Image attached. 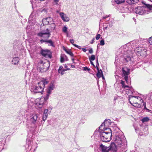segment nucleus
<instances>
[{
    "instance_id": "1",
    "label": "nucleus",
    "mask_w": 152,
    "mask_h": 152,
    "mask_svg": "<svg viewBox=\"0 0 152 152\" xmlns=\"http://www.w3.org/2000/svg\"><path fill=\"white\" fill-rule=\"evenodd\" d=\"M105 132L102 131L99 134L101 140L104 142L110 141L112 136V131L110 129H106Z\"/></svg>"
},
{
    "instance_id": "2",
    "label": "nucleus",
    "mask_w": 152,
    "mask_h": 152,
    "mask_svg": "<svg viewBox=\"0 0 152 152\" xmlns=\"http://www.w3.org/2000/svg\"><path fill=\"white\" fill-rule=\"evenodd\" d=\"M148 7H145L142 6H138L135 9V13L140 15H143L145 14H148L149 13L151 12V9L149 5H147Z\"/></svg>"
},
{
    "instance_id": "3",
    "label": "nucleus",
    "mask_w": 152,
    "mask_h": 152,
    "mask_svg": "<svg viewBox=\"0 0 152 152\" xmlns=\"http://www.w3.org/2000/svg\"><path fill=\"white\" fill-rule=\"evenodd\" d=\"M38 116V114H33L30 116L29 122L31 127L35 128L37 127L38 122L39 121Z\"/></svg>"
},
{
    "instance_id": "4",
    "label": "nucleus",
    "mask_w": 152,
    "mask_h": 152,
    "mask_svg": "<svg viewBox=\"0 0 152 152\" xmlns=\"http://www.w3.org/2000/svg\"><path fill=\"white\" fill-rule=\"evenodd\" d=\"M142 100L141 98L139 96H133L132 95H129V102L131 104H134L133 105L135 107H139V104H137L138 100Z\"/></svg>"
},
{
    "instance_id": "5",
    "label": "nucleus",
    "mask_w": 152,
    "mask_h": 152,
    "mask_svg": "<svg viewBox=\"0 0 152 152\" xmlns=\"http://www.w3.org/2000/svg\"><path fill=\"white\" fill-rule=\"evenodd\" d=\"M44 88L40 84L39 82L36 85H33L31 86V91L32 92L34 93H41L43 91Z\"/></svg>"
},
{
    "instance_id": "6",
    "label": "nucleus",
    "mask_w": 152,
    "mask_h": 152,
    "mask_svg": "<svg viewBox=\"0 0 152 152\" xmlns=\"http://www.w3.org/2000/svg\"><path fill=\"white\" fill-rule=\"evenodd\" d=\"M37 35L38 37L48 39L50 37V34L49 31V28H47L46 31H42L41 32L38 33Z\"/></svg>"
},
{
    "instance_id": "7",
    "label": "nucleus",
    "mask_w": 152,
    "mask_h": 152,
    "mask_svg": "<svg viewBox=\"0 0 152 152\" xmlns=\"http://www.w3.org/2000/svg\"><path fill=\"white\" fill-rule=\"evenodd\" d=\"M107 122H108V123H109L108 120H105L104 121V122L102 123L101 125L99 126L98 132L96 131L95 132V133L96 132H99V134L100 133H101V132L102 131H104V132H105V129H110V128H107L106 127L107 125ZM108 124H109V123Z\"/></svg>"
},
{
    "instance_id": "8",
    "label": "nucleus",
    "mask_w": 152,
    "mask_h": 152,
    "mask_svg": "<svg viewBox=\"0 0 152 152\" xmlns=\"http://www.w3.org/2000/svg\"><path fill=\"white\" fill-rule=\"evenodd\" d=\"M53 22V19L50 17H48L43 18L42 20V23L41 24L42 25L43 24V26L44 25H48L52 23Z\"/></svg>"
},
{
    "instance_id": "9",
    "label": "nucleus",
    "mask_w": 152,
    "mask_h": 152,
    "mask_svg": "<svg viewBox=\"0 0 152 152\" xmlns=\"http://www.w3.org/2000/svg\"><path fill=\"white\" fill-rule=\"evenodd\" d=\"M41 54L44 56L48 58H51V55L50 52L48 50H43L42 49L41 51Z\"/></svg>"
},
{
    "instance_id": "10",
    "label": "nucleus",
    "mask_w": 152,
    "mask_h": 152,
    "mask_svg": "<svg viewBox=\"0 0 152 152\" xmlns=\"http://www.w3.org/2000/svg\"><path fill=\"white\" fill-rule=\"evenodd\" d=\"M122 71L123 73V76H124V78L126 81L128 80V75L129 73V69L126 67H124L122 68Z\"/></svg>"
},
{
    "instance_id": "11",
    "label": "nucleus",
    "mask_w": 152,
    "mask_h": 152,
    "mask_svg": "<svg viewBox=\"0 0 152 152\" xmlns=\"http://www.w3.org/2000/svg\"><path fill=\"white\" fill-rule=\"evenodd\" d=\"M60 16L64 22H68L69 20V18L66 14H64L63 12H61L60 13Z\"/></svg>"
},
{
    "instance_id": "12",
    "label": "nucleus",
    "mask_w": 152,
    "mask_h": 152,
    "mask_svg": "<svg viewBox=\"0 0 152 152\" xmlns=\"http://www.w3.org/2000/svg\"><path fill=\"white\" fill-rule=\"evenodd\" d=\"M116 144V145H117L118 146H119V147H121V145L122 144V141L121 139V138L118 136H116L114 140V142Z\"/></svg>"
},
{
    "instance_id": "13",
    "label": "nucleus",
    "mask_w": 152,
    "mask_h": 152,
    "mask_svg": "<svg viewBox=\"0 0 152 152\" xmlns=\"http://www.w3.org/2000/svg\"><path fill=\"white\" fill-rule=\"evenodd\" d=\"M37 101L38 102L36 103V105L39 108L42 107L44 104V99H37Z\"/></svg>"
},
{
    "instance_id": "14",
    "label": "nucleus",
    "mask_w": 152,
    "mask_h": 152,
    "mask_svg": "<svg viewBox=\"0 0 152 152\" xmlns=\"http://www.w3.org/2000/svg\"><path fill=\"white\" fill-rule=\"evenodd\" d=\"M109 147L110 150H111L113 151H116V148L118 147H119L114 142H112L110 145Z\"/></svg>"
},
{
    "instance_id": "15",
    "label": "nucleus",
    "mask_w": 152,
    "mask_h": 152,
    "mask_svg": "<svg viewBox=\"0 0 152 152\" xmlns=\"http://www.w3.org/2000/svg\"><path fill=\"white\" fill-rule=\"evenodd\" d=\"M101 150L102 152H108L110 150L109 147L101 144L100 146Z\"/></svg>"
},
{
    "instance_id": "16",
    "label": "nucleus",
    "mask_w": 152,
    "mask_h": 152,
    "mask_svg": "<svg viewBox=\"0 0 152 152\" xmlns=\"http://www.w3.org/2000/svg\"><path fill=\"white\" fill-rule=\"evenodd\" d=\"M49 25H50V26L49 27V31L50 33L54 31L55 29L56 26L54 22L52 23Z\"/></svg>"
},
{
    "instance_id": "17",
    "label": "nucleus",
    "mask_w": 152,
    "mask_h": 152,
    "mask_svg": "<svg viewBox=\"0 0 152 152\" xmlns=\"http://www.w3.org/2000/svg\"><path fill=\"white\" fill-rule=\"evenodd\" d=\"M147 51V50L146 49H145L144 48H142V50L139 54L141 56L145 57L147 55L146 53Z\"/></svg>"
},
{
    "instance_id": "18",
    "label": "nucleus",
    "mask_w": 152,
    "mask_h": 152,
    "mask_svg": "<svg viewBox=\"0 0 152 152\" xmlns=\"http://www.w3.org/2000/svg\"><path fill=\"white\" fill-rule=\"evenodd\" d=\"M48 81H47L46 79L44 80H42V81L39 82V84L41 85L43 88L45 87V85H47L48 83Z\"/></svg>"
},
{
    "instance_id": "19",
    "label": "nucleus",
    "mask_w": 152,
    "mask_h": 152,
    "mask_svg": "<svg viewBox=\"0 0 152 152\" xmlns=\"http://www.w3.org/2000/svg\"><path fill=\"white\" fill-rule=\"evenodd\" d=\"M55 86L54 85L52 84L50 86H48L47 91V92H48L51 94L52 90H53Z\"/></svg>"
},
{
    "instance_id": "20",
    "label": "nucleus",
    "mask_w": 152,
    "mask_h": 152,
    "mask_svg": "<svg viewBox=\"0 0 152 152\" xmlns=\"http://www.w3.org/2000/svg\"><path fill=\"white\" fill-rule=\"evenodd\" d=\"M124 81L121 80V84L122 85V88L120 89V92H121L122 89H126L127 88H128L129 86H127L125 85Z\"/></svg>"
},
{
    "instance_id": "21",
    "label": "nucleus",
    "mask_w": 152,
    "mask_h": 152,
    "mask_svg": "<svg viewBox=\"0 0 152 152\" xmlns=\"http://www.w3.org/2000/svg\"><path fill=\"white\" fill-rule=\"evenodd\" d=\"M68 60V58L65 55H62L61 56L60 61L61 63H63L64 61H67Z\"/></svg>"
},
{
    "instance_id": "22",
    "label": "nucleus",
    "mask_w": 152,
    "mask_h": 152,
    "mask_svg": "<svg viewBox=\"0 0 152 152\" xmlns=\"http://www.w3.org/2000/svg\"><path fill=\"white\" fill-rule=\"evenodd\" d=\"M19 61V59L18 57L14 58L12 61V63L14 65H16Z\"/></svg>"
},
{
    "instance_id": "23",
    "label": "nucleus",
    "mask_w": 152,
    "mask_h": 152,
    "mask_svg": "<svg viewBox=\"0 0 152 152\" xmlns=\"http://www.w3.org/2000/svg\"><path fill=\"white\" fill-rule=\"evenodd\" d=\"M126 2L129 4H134L137 3L138 1V0H126Z\"/></svg>"
},
{
    "instance_id": "24",
    "label": "nucleus",
    "mask_w": 152,
    "mask_h": 152,
    "mask_svg": "<svg viewBox=\"0 0 152 152\" xmlns=\"http://www.w3.org/2000/svg\"><path fill=\"white\" fill-rule=\"evenodd\" d=\"M98 72L96 74V76L98 78H100L102 76H103V73L101 69H98Z\"/></svg>"
},
{
    "instance_id": "25",
    "label": "nucleus",
    "mask_w": 152,
    "mask_h": 152,
    "mask_svg": "<svg viewBox=\"0 0 152 152\" xmlns=\"http://www.w3.org/2000/svg\"><path fill=\"white\" fill-rule=\"evenodd\" d=\"M46 43H49V45L52 46L53 47H54L53 42L50 39L47 40V41H46Z\"/></svg>"
},
{
    "instance_id": "26",
    "label": "nucleus",
    "mask_w": 152,
    "mask_h": 152,
    "mask_svg": "<svg viewBox=\"0 0 152 152\" xmlns=\"http://www.w3.org/2000/svg\"><path fill=\"white\" fill-rule=\"evenodd\" d=\"M126 93L128 95L129 97V95H131V94H132L133 92L132 91L129 89H126Z\"/></svg>"
},
{
    "instance_id": "27",
    "label": "nucleus",
    "mask_w": 152,
    "mask_h": 152,
    "mask_svg": "<svg viewBox=\"0 0 152 152\" xmlns=\"http://www.w3.org/2000/svg\"><path fill=\"white\" fill-rule=\"evenodd\" d=\"M67 28L65 26H64L62 28V31L63 32L66 33L67 34V36H68V34L67 32Z\"/></svg>"
},
{
    "instance_id": "28",
    "label": "nucleus",
    "mask_w": 152,
    "mask_h": 152,
    "mask_svg": "<svg viewBox=\"0 0 152 152\" xmlns=\"http://www.w3.org/2000/svg\"><path fill=\"white\" fill-rule=\"evenodd\" d=\"M125 0H114V1L118 4H120L124 3Z\"/></svg>"
},
{
    "instance_id": "29",
    "label": "nucleus",
    "mask_w": 152,
    "mask_h": 152,
    "mask_svg": "<svg viewBox=\"0 0 152 152\" xmlns=\"http://www.w3.org/2000/svg\"><path fill=\"white\" fill-rule=\"evenodd\" d=\"M142 47H137L136 48V49L135 50L139 54L142 50Z\"/></svg>"
},
{
    "instance_id": "30",
    "label": "nucleus",
    "mask_w": 152,
    "mask_h": 152,
    "mask_svg": "<svg viewBox=\"0 0 152 152\" xmlns=\"http://www.w3.org/2000/svg\"><path fill=\"white\" fill-rule=\"evenodd\" d=\"M46 65H47V66H46V67L44 68V69H45V70H47L48 69V68L49 66L50 65H49V63H48V62H46V63H44L43 64V66H45Z\"/></svg>"
},
{
    "instance_id": "31",
    "label": "nucleus",
    "mask_w": 152,
    "mask_h": 152,
    "mask_svg": "<svg viewBox=\"0 0 152 152\" xmlns=\"http://www.w3.org/2000/svg\"><path fill=\"white\" fill-rule=\"evenodd\" d=\"M142 3L145 5V7H148V6H147V5H149V8H150V9H151V11H152V5H149V4H146L145 2V1H142Z\"/></svg>"
},
{
    "instance_id": "32",
    "label": "nucleus",
    "mask_w": 152,
    "mask_h": 152,
    "mask_svg": "<svg viewBox=\"0 0 152 152\" xmlns=\"http://www.w3.org/2000/svg\"><path fill=\"white\" fill-rule=\"evenodd\" d=\"M149 120L148 118L145 117L143 118L141 120V121L142 122H145L148 121Z\"/></svg>"
},
{
    "instance_id": "33",
    "label": "nucleus",
    "mask_w": 152,
    "mask_h": 152,
    "mask_svg": "<svg viewBox=\"0 0 152 152\" xmlns=\"http://www.w3.org/2000/svg\"><path fill=\"white\" fill-rule=\"evenodd\" d=\"M51 94L50 93H49L48 92H47V94H46V96L44 97V99H43L46 101H47L48 99V98H49V96L50 95V94Z\"/></svg>"
},
{
    "instance_id": "34",
    "label": "nucleus",
    "mask_w": 152,
    "mask_h": 152,
    "mask_svg": "<svg viewBox=\"0 0 152 152\" xmlns=\"http://www.w3.org/2000/svg\"><path fill=\"white\" fill-rule=\"evenodd\" d=\"M114 23V20H113L109 23V26L110 27H111L113 25Z\"/></svg>"
},
{
    "instance_id": "35",
    "label": "nucleus",
    "mask_w": 152,
    "mask_h": 152,
    "mask_svg": "<svg viewBox=\"0 0 152 152\" xmlns=\"http://www.w3.org/2000/svg\"><path fill=\"white\" fill-rule=\"evenodd\" d=\"M95 56L94 55H92L91 56V57L89 58V60L90 61H92L94 60L95 59Z\"/></svg>"
},
{
    "instance_id": "36",
    "label": "nucleus",
    "mask_w": 152,
    "mask_h": 152,
    "mask_svg": "<svg viewBox=\"0 0 152 152\" xmlns=\"http://www.w3.org/2000/svg\"><path fill=\"white\" fill-rule=\"evenodd\" d=\"M48 110L47 109H45L44 112V114L43 115H48ZM50 112V111H49L48 113H49Z\"/></svg>"
},
{
    "instance_id": "37",
    "label": "nucleus",
    "mask_w": 152,
    "mask_h": 152,
    "mask_svg": "<svg viewBox=\"0 0 152 152\" xmlns=\"http://www.w3.org/2000/svg\"><path fill=\"white\" fill-rule=\"evenodd\" d=\"M40 11L42 12H44L45 13H47L48 12L47 9L46 8H44L41 10Z\"/></svg>"
},
{
    "instance_id": "38",
    "label": "nucleus",
    "mask_w": 152,
    "mask_h": 152,
    "mask_svg": "<svg viewBox=\"0 0 152 152\" xmlns=\"http://www.w3.org/2000/svg\"><path fill=\"white\" fill-rule=\"evenodd\" d=\"M48 115H43L42 117V120L45 121L47 118Z\"/></svg>"
},
{
    "instance_id": "39",
    "label": "nucleus",
    "mask_w": 152,
    "mask_h": 152,
    "mask_svg": "<svg viewBox=\"0 0 152 152\" xmlns=\"http://www.w3.org/2000/svg\"><path fill=\"white\" fill-rule=\"evenodd\" d=\"M90 70V68H88L87 67H83V71H89Z\"/></svg>"
},
{
    "instance_id": "40",
    "label": "nucleus",
    "mask_w": 152,
    "mask_h": 152,
    "mask_svg": "<svg viewBox=\"0 0 152 152\" xmlns=\"http://www.w3.org/2000/svg\"><path fill=\"white\" fill-rule=\"evenodd\" d=\"M67 53L69 54L71 56H74L73 53L69 50H68V52H67Z\"/></svg>"
},
{
    "instance_id": "41",
    "label": "nucleus",
    "mask_w": 152,
    "mask_h": 152,
    "mask_svg": "<svg viewBox=\"0 0 152 152\" xmlns=\"http://www.w3.org/2000/svg\"><path fill=\"white\" fill-rule=\"evenodd\" d=\"M100 45H101L103 46L104 45V39H102L100 42Z\"/></svg>"
},
{
    "instance_id": "42",
    "label": "nucleus",
    "mask_w": 152,
    "mask_h": 152,
    "mask_svg": "<svg viewBox=\"0 0 152 152\" xmlns=\"http://www.w3.org/2000/svg\"><path fill=\"white\" fill-rule=\"evenodd\" d=\"M63 68V66H59V69H58V73H61V72Z\"/></svg>"
},
{
    "instance_id": "43",
    "label": "nucleus",
    "mask_w": 152,
    "mask_h": 152,
    "mask_svg": "<svg viewBox=\"0 0 152 152\" xmlns=\"http://www.w3.org/2000/svg\"><path fill=\"white\" fill-rule=\"evenodd\" d=\"M53 2L55 4H58L59 0H53Z\"/></svg>"
},
{
    "instance_id": "44",
    "label": "nucleus",
    "mask_w": 152,
    "mask_h": 152,
    "mask_svg": "<svg viewBox=\"0 0 152 152\" xmlns=\"http://www.w3.org/2000/svg\"><path fill=\"white\" fill-rule=\"evenodd\" d=\"M149 42L150 44L151 45H152V37L149 38Z\"/></svg>"
},
{
    "instance_id": "45",
    "label": "nucleus",
    "mask_w": 152,
    "mask_h": 152,
    "mask_svg": "<svg viewBox=\"0 0 152 152\" xmlns=\"http://www.w3.org/2000/svg\"><path fill=\"white\" fill-rule=\"evenodd\" d=\"M100 36H101V35H100V34H97L96 35V40H98V39H99V38H100Z\"/></svg>"
},
{
    "instance_id": "46",
    "label": "nucleus",
    "mask_w": 152,
    "mask_h": 152,
    "mask_svg": "<svg viewBox=\"0 0 152 152\" xmlns=\"http://www.w3.org/2000/svg\"><path fill=\"white\" fill-rule=\"evenodd\" d=\"M30 2H31L32 7H33L35 4V2L34 1H33V0H31Z\"/></svg>"
},
{
    "instance_id": "47",
    "label": "nucleus",
    "mask_w": 152,
    "mask_h": 152,
    "mask_svg": "<svg viewBox=\"0 0 152 152\" xmlns=\"http://www.w3.org/2000/svg\"><path fill=\"white\" fill-rule=\"evenodd\" d=\"M73 45L74 46H75V47L78 48H79V49H81L82 48H81V47L80 46H78L76 44H74Z\"/></svg>"
},
{
    "instance_id": "48",
    "label": "nucleus",
    "mask_w": 152,
    "mask_h": 152,
    "mask_svg": "<svg viewBox=\"0 0 152 152\" xmlns=\"http://www.w3.org/2000/svg\"><path fill=\"white\" fill-rule=\"evenodd\" d=\"M70 42L73 45L75 44H74V40L73 39H70L69 40Z\"/></svg>"
},
{
    "instance_id": "49",
    "label": "nucleus",
    "mask_w": 152,
    "mask_h": 152,
    "mask_svg": "<svg viewBox=\"0 0 152 152\" xmlns=\"http://www.w3.org/2000/svg\"><path fill=\"white\" fill-rule=\"evenodd\" d=\"M89 52L90 53H93V50L92 48H90L89 50Z\"/></svg>"
},
{
    "instance_id": "50",
    "label": "nucleus",
    "mask_w": 152,
    "mask_h": 152,
    "mask_svg": "<svg viewBox=\"0 0 152 152\" xmlns=\"http://www.w3.org/2000/svg\"><path fill=\"white\" fill-rule=\"evenodd\" d=\"M47 41V40H44L43 39H41L40 40V42L41 43H43L44 42H45L46 43V41Z\"/></svg>"
},
{
    "instance_id": "51",
    "label": "nucleus",
    "mask_w": 152,
    "mask_h": 152,
    "mask_svg": "<svg viewBox=\"0 0 152 152\" xmlns=\"http://www.w3.org/2000/svg\"><path fill=\"white\" fill-rule=\"evenodd\" d=\"M99 63L96 64V69L97 70L99 69Z\"/></svg>"
},
{
    "instance_id": "52",
    "label": "nucleus",
    "mask_w": 152,
    "mask_h": 152,
    "mask_svg": "<svg viewBox=\"0 0 152 152\" xmlns=\"http://www.w3.org/2000/svg\"><path fill=\"white\" fill-rule=\"evenodd\" d=\"M95 40V38H93L91 41V42H90L91 44H93L94 42V40Z\"/></svg>"
},
{
    "instance_id": "53",
    "label": "nucleus",
    "mask_w": 152,
    "mask_h": 152,
    "mask_svg": "<svg viewBox=\"0 0 152 152\" xmlns=\"http://www.w3.org/2000/svg\"><path fill=\"white\" fill-rule=\"evenodd\" d=\"M109 16H110V15H106L105 16L103 17V18L104 19H105L106 18H108V17H109Z\"/></svg>"
},
{
    "instance_id": "54",
    "label": "nucleus",
    "mask_w": 152,
    "mask_h": 152,
    "mask_svg": "<svg viewBox=\"0 0 152 152\" xmlns=\"http://www.w3.org/2000/svg\"><path fill=\"white\" fill-rule=\"evenodd\" d=\"M126 61L127 62H128V60H131V58L129 57L128 58H126L125 59Z\"/></svg>"
},
{
    "instance_id": "55",
    "label": "nucleus",
    "mask_w": 152,
    "mask_h": 152,
    "mask_svg": "<svg viewBox=\"0 0 152 152\" xmlns=\"http://www.w3.org/2000/svg\"><path fill=\"white\" fill-rule=\"evenodd\" d=\"M81 49L84 52H86L87 51V49L86 48H82Z\"/></svg>"
},
{
    "instance_id": "56",
    "label": "nucleus",
    "mask_w": 152,
    "mask_h": 152,
    "mask_svg": "<svg viewBox=\"0 0 152 152\" xmlns=\"http://www.w3.org/2000/svg\"><path fill=\"white\" fill-rule=\"evenodd\" d=\"M148 134V131L146 132V133H144V134H142V135H144V136H146ZM142 135V134H141Z\"/></svg>"
},
{
    "instance_id": "57",
    "label": "nucleus",
    "mask_w": 152,
    "mask_h": 152,
    "mask_svg": "<svg viewBox=\"0 0 152 152\" xmlns=\"http://www.w3.org/2000/svg\"><path fill=\"white\" fill-rule=\"evenodd\" d=\"M91 64L93 66L95 67V65L94 64L93 62L92 61H90Z\"/></svg>"
},
{
    "instance_id": "58",
    "label": "nucleus",
    "mask_w": 152,
    "mask_h": 152,
    "mask_svg": "<svg viewBox=\"0 0 152 152\" xmlns=\"http://www.w3.org/2000/svg\"><path fill=\"white\" fill-rule=\"evenodd\" d=\"M66 71H67V69H63L61 71H62V72H64Z\"/></svg>"
},
{
    "instance_id": "59",
    "label": "nucleus",
    "mask_w": 152,
    "mask_h": 152,
    "mask_svg": "<svg viewBox=\"0 0 152 152\" xmlns=\"http://www.w3.org/2000/svg\"><path fill=\"white\" fill-rule=\"evenodd\" d=\"M64 51L67 53V52H68V50H67L66 49L64 48Z\"/></svg>"
},
{
    "instance_id": "60",
    "label": "nucleus",
    "mask_w": 152,
    "mask_h": 152,
    "mask_svg": "<svg viewBox=\"0 0 152 152\" xmlns=\"http://www.w3.org/2000/svg\"><path fill=\"white\" fill-rule=\"evenodd\" d=\"M64 51L67 53V52H68V50H67L66 49L64 48Z\"/></svg>"
},
{
    "instance_id": "61",
    "label": "nucleus",
    "mask_w": 152,
    "mask_h": 152,
    "mask_svg": "<svg viewBox=\"0 0 152 152\" xmlns=\"http://www.w3.org/2000/svg\"><path fill=\"white\" fill-rule=\"evenodd\" d=\"M144 108L145 109L147 110H149L148 109L146 108L145 105V106L144 107Z\"/></svg>"
},
{
    "instance_id": "62",
    "label": "nucleus",
    "mask_w": 152,
    "mask_h": 152,
    "mask_svg": "<svg viewBox=\"0 0 152 152\" xmlns=\"http://www.w3.org/2000/svg\"><path fill=\"white\" fill-rule=\"evenodd\" d=\"M71 67L72 68H74L75 67V66L74 65H71Z\"/></svg>"
},
{
    "instance_id": "63",
    "label": "nucleus",
    "mask_w": 152,
    "mask_h": 152,
    "mask_svg": "<svg viewBox=\"0 0 152 152\" xmlns=\"http://www.w3.org/2000/svg\"><path fill=\"white\" fill-rule=\"evenodd\" d=\"M63 72H62V71L61 72V73H60L61 74V75H62L64 74Z\"/></svg>"
},
{
    "instance_id": "64",
    "label": "nucleus",
    "mask_w": 152,
    "mask_h": 152,
    "mask_svg": "<svg viewBox=\"0 0 152 152\" xmlns=\"http://www.w3.org/2000/svg\"><path fill=\"white\" fill-rule=\"evenodd\" d=\"M96 64H97L98 63H98V60L97 59L96 60Z\"/></svg>"
}]
</instances>
